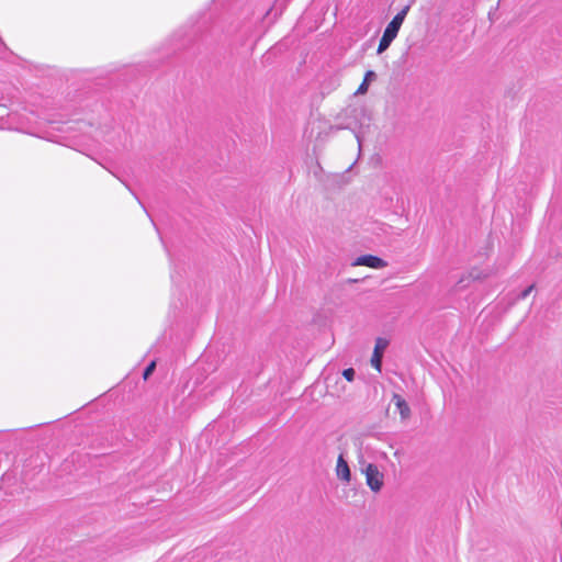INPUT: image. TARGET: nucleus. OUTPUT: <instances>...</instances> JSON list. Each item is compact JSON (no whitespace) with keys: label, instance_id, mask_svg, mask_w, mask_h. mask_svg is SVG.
Listing matches in <instances>:
<instances>
[{"label":"nucleus","instance_id":"nucleus-1","mask_svg":"<svg viewBox=\"0 0 562 562\" xmlns=\"http://www.w3.org/2000/svg\"><path fill=\"white\" fill-rule=\"evenodd\" d=\"M338 119L341 121L337 130H350L359 144L362 145V138L371 125V115L363 105H349L342 110Z\"/></svg>","mask_w":562,"mask_h":562},{"label":"nucleus","instance_id":"nucleus-10","mask_svg":"<svg viewBox=\"0 0 562 562\" xmlns=\"http://www.w3.org/2000/svg\"><path fill=\"white\" fill-rule=\"evenodd\" d=\"M356 371L353 368H348L342 371V376L349 381L352 382L355 380Z\"/></svg>","mask_w":562,"mask_h":562},{"label":"nucleus","instance_id":"nucleus-4","mask_svg":"<svg viewBox=\"0 0 562 562\" xmlns=\"http://www.w3.org/2000/svg\"><path fill=\"white\" fill-rule=\"evenodd\" d=\"M351 266H366L373 269H382L387 266V262L374 255H362L357 257Z\"/></svg>","mask_w":562,"mask_h":562},{"label":"nucleus","instance_id":"nucleus-8","mask_svg":"<svg viewBox=\"0 0 562 562\" xmlns=\"http://www.w3.org/2000/svg\"><path fill=\"white\" fill-rule=\"evenodd\" d=\"M376 74L373 70H368L364 75L363 81L360 83L359 88L357 89L358 94H363L368 91L369 83L373 80H375Z\"/></svg>","mask_w":562,"mask_h":562},{"label":"nucleus","instance_id":"nucleus-11","mask_svg":"<svg viewBox=\"0 0 562 562\" xmlns=\"http://www.w3.org/2000/svg\"><path fill=\"white\" fill-rule=\"evenodd\" d=\"M535 289V285L531 284L529 285L528 288H526L525 290H522L518 295H517V300H525L530 293L531 291Z\"/></svg>","mask_w":562,"mask_h":562},{"label":"nucleus","instance_id":"nucleus-5","mask_svg":"<svg viewBox=\"0 0 562 562\" xmlns=\"http://www.w3.org/2000/svg\"><path fill=\"white\" fill-rule=\"evenodd\" d=\"M386 341L383 340L382 338H379L376 340V344H375V347H374V350H373V355H372V358H371V366L376 369L379 372H381V368H382V355H383V350L384 348L386 347Z\"/></svg>","mask_w":562,"mask_h":562},{"label":"nucleus","instance_id":"nucleus-6","mask_svg":"<svg viewBox=\"0 0 562 562\" xmlns=\"http://www.w3.org/2000/svg\"><path fill=\"white\" fill-rule=\"evenodd\" d=\"M336 474L340 480L346 482H349L351 479L349 465L342 454H340L337 459Z\"/></svg>","mask_w":562,"mask_h":562},{"label":"nucleus","instance_id":"nucleus-2","mask_svg":"<svg viewBox=\"0 0 562 562\" xmlns=\"http://www.w3.org/2000/svg\"><path fill=\"white\" fill-rule=\"evenodd\" d=\"M409 9V4L404 7L386 25L378 46V54L385 52L390 47L391 43L395 40Z\"/></svg>","mask_w":562,"mask_h":562},{"label":"nucleus","instance_id":"nucleus-7","mask_svg":"<svg viewBox=\"0 0 562 562\" xmlns=\"http://www.w3.org/2000/svg\"><path fill=\"white\" fill-rule=\"evenodd\" d=\"M392 402L395 404L402 419H407L411 416V408L407 402L398 394H394Z\"/></svg>","mask_w":562,"mask_h":562},{"label":"nucleus","instance_id":"nucleus-9","mask_svg":"<svg viewBox=\"0 0 562 562\" xmlns=\"http://www.w3.org/2000/svg\"><path fill=\"white\" fill-rule=\"evenodd\" d=\"M156 369V361L153 360L150 361L147 367L144 369V372H143V378L145 380H147L154 372V370Z\"/></svg>","mask_w":562,"mask_h":562},{"label":"nucleus","instance_id":"nucleus-3","mask_svg":"<svg viewBox=\"0 0 562 562\" xmlns=\"http://www.w3.org/2000/svg\"><path fill=\"white\" fill-rule=\"evenodd\" d=\"M368 486L373 492H379L383 486V474L379 471L378 467L373 463L367 464L363 470Z\"/></svg>","mask_w":562,"mask_h":562}]
</instances>
